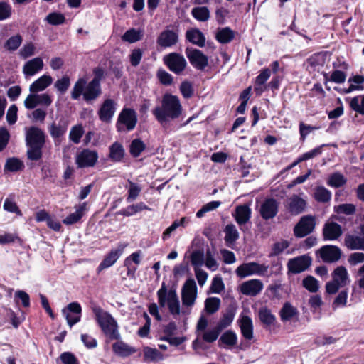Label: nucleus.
Wrapping results in <instances>:
<instances>
[{
	"mask_svg": "<svg viewBox=\"0 0 364 364\" xmlns=\"http://www.w3.org/2000/svg\"><path fill=\"white\" fill-rule=\"evenodd\" d=\"M181 112L179 97L170 93H165L162 96L161 104L152 110L153 116L164 128H166L171 121L178 119Z\"/></svg>",
	"mask_w": 364,
	"mask_h": 364,
	"instance_id": "obj_1",
	"label": "nucleus"
},
{
	"mask_svg": "<svg viewBox=\"0 0 364 364\" xmlns=\"http://www.w3.org/2000/svg\"><path fill=\"white\" fill-rule=\"evenodd\" d=\"M102 93L101 85L92 81L87 82L85 77H79L72 88L70 97L73 100H79L82 97L86 103L92 104Z\"/></svg>",
	"mask_w": 364,
	"mask_h": 364,
	"instance_id": "obj_2",
	"label": "nucleus"
},
{
	"mask_svg": "<svg viewBox=\"0 0 364 364\" xmlns=\"http://www.w3.org/2000/svg\"><path fill=\"white\" fill-rule=\"evenodd\" d=\"M26 143L28 147L26 155L31 161H38L42 158V149L46 143V135L43 131L32 126L26 129Z\"/></svg>",
	"mask_w": 364,
	"mask_h": 364,
	"instance_id": "obj_3",
	"label": "nucleus"
},
{
	"mask_svg": "<svg viewBox=\"0 0 364 364\" xmlns=\"http://www.w3.org/2000/svg\"><path fill=\"white\" fill-rule=\"evenodd\" d=\"M158 303L161 309H167L176 318L180 314V300L174 285L168 287L164 282L156 292Z\"/></svg>",
	"mask_w": 364,
	"mask_h": 364,
	"instance_id": "obj_4",
	"label": "nucleus"
},
{
	"mask_svg": "<svg viewBox=\"0 0 364 364\" xmlns=\"http://www.w3.org/2000/svg\"><path fill=\"white\" fill-rule=\"evenodd\" d=\"M93 313L102 333L110 340H119L121 336L115 318L100 307H95Z\"/></svg>",
	"mask_w": 364,
	"mask_h": 364,
	"instance_id": "obj_5",
	"label": "nucleus"
},
{
	"mask_svg": "<svg viewBox=\"0 0 364 364\" xmlns=\"http://www.w3.org/2000/svg\"><path fill=\"white\" fill-rule=\"evenodd\" d=\"M350 282L347 269L338 266L331 273V280L325 284L326 293L329 295L336 294L341 289H343Z\"/></svg>",
	"mask_w": 364,
	"mask_h": 364,
	"instance_id": "obj_6",
	"label": "nucleus"
},
{
	"mask_svg": "<svg viewBox=\"0 0 364 364\" xmlns=\"http://www.w3.org/2000/svg\"><path fill=\"white\" fill-rule=\"evenodd\" d=\"M237 276L241 279L251 275L269 277L273 273L269 272V265L259 264L255 262L243 263L237 267L235 270Z\"/></svg>",
	"mask_w": 364,
	"mask_h": 364,
	"instance_id": "obj_7",
	"label": "nucleus"
},
{
	"mask_svg": "<svg viewBox=\"0 0 364 364\" xmlns=\"http://www.w3.org/2000/svg\"><path fill=\"white\" fill-rule=\"evenodd\" d=\"M137 114L132 108L124 107L118 115L116 129L118 132H129L134 129L137 124Z\"/></svg>",
	"mask_w": 364,
	"mask_h": 364,
	"instance_id": "obj_8",
	"label": "nucleus"
},
{
	"mask_svg": "<svg viewBox=\"0 0 364 364\" xmlns=\"http://www.w3.org/2000/svg\"><path fill=\"white\" fill-rule=\"evenodd\" d=\"M315 226V218L311 215H304L294 226V235L298 238L304 237L314 231Z\"/></svg>",
	"mask_w": 364,
	"mask_h": 364,
	"instance_id": "obj_9",
	"label": "nucleus"
},
{
	"mask_svg": "<svg viewBox=\"0 0 364 364\" xmlns=\"http://www.w3.org/2000/svg\"><path fill=\"white\" fill-rule=\"evenodd\" d=\"M284 205L287 212L291 215L295 216L305 211L307 203L299 195L292 194L285 200Z\"/></svg>",
	"mask_w": 364,
	"mask_h": 364,
	"instance_id": "obj_10",
	"label": "nucleus"
},
{
	"mask_svg": "<svg viewBox=\"0 0 364 364\" xmlns=\"http://www.w3.org/2000/svg\"><path fill=\"white\" fill-rule=\"evenodd\" d=\"M186 54L191 65L196 70H204L208 65V58L201 50L193 48H187Z\"/></svg>",
	"mask_w": 364,
	"mask_h": 364,
	"instance_id": "obj_11",
	"label": "nucleus"
},
{
	"mask_svg": "<svg viewBox=\"0 0 364 364\" xmlns=\"http://www.w3.org/2000/svg\"><path fill=\"white\" fill-rule=\"evenodd\" d=\"M98 158V153L95 150L84 149L77 154L75 164L80 168L93 167Z\"/></svg>",
	"mask_w": 364,
	"mask_h": 364,
	"instance_id": "obj_12",
	"label": "nucleus"
},
{
	"mask_svg": "<svg viewBox=\"0 0 364 364\" xmlns=\"http://www.w3.org/2000/svg\"><path fill=\"white\" fill-rule=\"evenodd\" d=\"M312 259L308 255H304L289 259L287 262L288 272L292 274H299L306 270L311 264Z\"/></svg>",
	"mask_w": 364,
	"mask_h": 364,
	"instance_id": "obj_13",
	"label": "nucleus"
},
{
	"mask_svg": "<svg viewBox=\"0 0 364 364\" xmlns=\"http://www.w3.org/2000/svg\"><path fill=\"white\" fill-rule=\"evenodd\" d=\"M323 262L332 263L338 261L342 255L341 250L335 245H326L316 251Z\"/></svg>",
	"mask_w": 364,
	"mask_h": 364,
	"instance_id": "obj_14",
	"label": "nucleus"
},
{
	"mask_svg": "<svg viewBox=\"0 0 364 364\" xmlns=\"http://www.w3.org/2000/svg\"><path fill=\"white\" fill-rule=\"evenodd\" d=\"M62 314L67 320L68 324L72 327L80 321L81 305L77 301L71 302L62 309Z\"/></svg>",
	"mask_w": 364,
	"mask_h": 364,
	"instance_id": "obj_15",
	"label": "nucleus"
},
{
	"mask_svg": "<svg viewBox=\"0 0 364 364\" xmlns=\"http://www.w3.org/2000/svg\"><path fill=\"white\" fill-rule=\"evenodd\" d=\"M117 109V103L112 99H106L100 105L97 114L101 122L110 123Z\"/></svg>",
	"mask_w": 364,
	"mask_h": 364,
	"instance_id": "obj_16",
	"label": "nucleus"
},
{
	"mask_svg": "<svg viewBox=\"0 0 364 364\" xmlns=\"http://www.w3.org/2000/svg\"><path fill=\"white\" fill-rule=\"evenodd\" d=\"M197 297V287L193 279H188L183 284V306H193Z\"/></svg>",
	"mask_w": 364,
	"mask_h": 364,
	"instance_id": "obj_17",
	"label": "nucleus"
},
{
	"mask_svg": "<svg viewBox=\"0 0 364 364\" xmlns=\"http://www.w3.org/2000/svg\"><path fill=\"white\" fill-rule=\"evenodd\" d=\"M278 213V203L274 198L266 199L261 205L259 213L264 220L274 218Z\"/></svg>",
	"mask_w": 364,
	"mask_h": 364,
	"instance_id": "obj_18",
	"label": "nucleus"
},
{
	"mask_svg": "<svg viewBox=\"0 0 364 364\" xmlns=\"http://www.w3.org/2000/svg\"><path fill=\"white\" fill-rule=\"evenodd\" d=\"M263 287L259 279H252L241 284L240 291L244 295L255 296L262 291Z\"/></svg>",
	"mask_w": 364,
	"mask_h": 364,
	"instance_id": "obj_19",
	"label": "nucleus"
},
{
	"mask_svg": "<svg viewBox=\"0 0 364 364\" xmlns=\"http://www.w3.org/2000/svg\"><path fill=\"white\" fill-rule=\"evenodd\" d=\"M324 240H336L343 233L341 226L335 222H327L323 228Z\"/></svg>",
	"mask_w": 364,
	"mask_h": 364,
	"instance_id": "obj_20",
	"label": "nucleus"
},
{
	"mask_svg": "<svg viewBox=\"0 0 364 364\" xmlns=\"http://www.w3.org/2000/svg\"><path fill=\"white\" fill-rule=\"evenodd\" d=\"M164 63L169 70L176 74L182 71V55L172 53L164 58Z\"/></svg>",
	"mask_w": 364,
	"mask_h": 364,
	"instance_id": "obj_21",
	"label": "nucleus"
},
{
	"mask_svg": "<svg viewBox=\"0 0 364 364\" xmlns=\"http://www.w3.org/2000/svg\"><path fill=\"white\" fill-rule=\"evenodd\" d=\"M178 36L176 33L170 30L162 31L157 38V44L162 48H167L176 44Z\"/></svg>",
	"mask_w": 364,
	"mask_h": 364,
	"instance_id": "obj_22",
	"label": "nucleus"
},
{
	"mask_svg": "<svg viewBox=\"0 0 364 364\" xmlns=\"http://www.w3.org/2000/svg\"><path fill=\"white\" fill-rule=\"evenodd\" d=\"M241 333L246 340H251L253 338V323L252 318L247 315H240L238 320Z\"/></svg>",
	"mask_w": 364,
	"mask_h": 364,
	"instance_id": "obj_23",
	"label": "nucleus"
},
{
	"mask_svg": "<svg viewBox=\"0 0 364 364\" xmlns=\"http://www.w3.org/2000/svg\"><path fill=\"white\" fill-rule=\"evenodd\" d=\"M252 210L249 205H240L236 207L233 217L237 223L242 226L246 224L250 219Z\"/></svg>",
	"mask_w": 364,
	"mask_h": 364,
	"instance_id": "obj_24",
	"label": "nucleus"
},
{
	"mask_svg": "<svg viewBox=\"0 0 364 364\" xmlns=\"http://www.w3.org/2000/svg\"><path fill=\"white\" fill-rule=\"evenodd\" d=\"M43 68V61L40 57L34 58L25 63L23 72L26 76H33Z\"/></svg>",
	"mask_w": 364,
	"mask_h": 364,
	"instance_id": "obj_25",
	"label": "nucleus"
},
{
	"mask_svg": "<svg viewBox=\"0 0 364 364\" xmlns=\"http://www.w3.org/2000/svg\"><path fill=\"white\" fill-rule=\"evenodd\" d=\"M68 127V122L64 119H60L58 123L53 122L48 127V131L50 136L54 139H58L63 136L67 132Z\"/></svg>",
	"mask_w": 364,
	"mask_h": 364,
	"instance_id": "obj_26",
	"label": "nucleus"
},
{
	"mask_svg": "<svg viewBox=\"0 0 364 364\" xmlns=\"http://www.w3.org/2000/svg\"><path fill=\"white\" fill-rule=\"evenodd\" d=\"M186 38L190 43L203 48L205 44L204 34L198 28H190L186 32Z\"/></svg>",
	"mask_w": 364,
	"mask_h": 364,
	"instance_id": "obj_27",
	"label": "nucleus"
},
{
	"mask_svg": "<svg viewBox=\"0 0 364 364\" xmlns=\"http://www.w3.org/2000/svg\"><path fill=\"white\" fill-rule=\"evenodd\" d=\"M75 212L70 213L63 220V223L66 225H71L78 223L85 213L87 210V203L84 202L80 205L75 207Z\"/></svg>",
	"mask_w": 364,
	"mask_h": 364,
	"instance_id": "obj_28",
	"label": "nucleus"
},
{
	"mask_svg": "<svg viewBox=\"0 0 364 364\" xmlns=\"http://www.w3.org/2000/svg\"><path fill=\"white\" fill-rule=\"evenodd\" d=\"M344 244L348 249L351 250H364V237L346 235L344 238Z\"/></svg>",
	"mask_w": 364,
	"mask_h": 364,
	"instance_id": "obj_29",
	"label": "nucleus"
},
{
	"mask_svg": "<svg viewBox=\"0 0 364 364\" xmlns=\"http://www.w3.org/2000/svg\"><path fill=\"white\" fill-rule=\"evenodd\" d=\"M112 350L116 355L123 358L128 357L136 351L134 347L129 346L122 341L114 343Z\"/></svg>",
	"mask_w": 364,
	"mask_h": 364,
	"instance_id": "obj_30",
	"label": "nucleus"
},
{
	"mask_svg": "<svg viewBox=\"0 0 364 364\" xmlns=\"http://www.w3.org/2000/svg\"><path fill=\"white\" fill-rule=\"evenodd\" d=\"M53 82V78L51 76L48 75H43L38 79L35 80L29 87L31 92L37 93L38 92L44 90Z\"/></svg>",
	"mask_w": 364,
	"mask_h": 364,
	"instance_id": "obj_31",
	"label": "nucleus"
},
{
	"mask_svg": "<svg viewBox=\"0 0 364 364\" xmlns=\"http://www.w3.org/2000/svg\"><path fill=\"white\" fill-rule=\"evenodd\" d=\"M279 316L283 322L289 321L299 316V311L289 302H285L279 311Z\"/></svg>",
	"mask_w": 364,
	"mask_h": 364,
	"instance_id": "obj_32",
	"label": "nucleus"
},
{
	"mask_svg": "<svg viewBox=\"0 0 364 364\" xmlns=\"http://www.w3.org/2000/svg\"><path fill=\"white\" fill-rule=\"evenodd\" d=\"M121 254L122 252L119 250H112L100 262L97 267V271L101 272L102 270L112 266L119 259Z\"/></svg>",
	"mask_w": 364,
	"mask_h": 364,
	"instance_id": "obj_33",
	"label": "nucleus"
},
{
	"mask_svg": "<svg viewBox=\"0 0 364 364\" xmlns=\"http://www.w3.org/2000/svg\"><path fill=\"white\" fill-rule=\"evenodd\" d=\"M258 317L261 323L265 326L269 327L276 322V316L272 313V311L267 306L261 307L258 311Z\"/></svg>",
	"mask_w": 364,
	"mask_h": 364,
	"instance_id": "obj_34",
	"label": "nucleus"
},
{
	"mask_svg": "<svg viewBox=\"0 0 364 364\" xmlns=\"http://www.w3.org/2000/svg\"><path fill=\"white\" fill-rule=\"evenodd\" d=\"M150 210L144 203L140 202L136 204L128 205L125 208L121 209L117 213L118 215L125 217H129L143 210Z\"/></svg>",
	"mask_w": 364,
	"mask_h": 364,
	"instance_id": "obj_35",
	"label": "nucleus"
},
{
	"mask_svg": "<svg viewBox=\"0 0 364 364\" xmlns=\"http://www.w3.org/2000/svg\"><path fill=\"white\" fill-rule=\"evenodd\" d=\"M235 32L229 27L219 28L215 34V39L220 43L225 44L232 41Z\"/></svg>",
	"mask_w": 364,
	"mask_h": 364,
	"instance_id": "obj_36",
	"label": "nucleus"
},
{
	"mask_svg": "<svg viewBox=\"0 0 364 364\" xmlns=\"http://www.w3.org/2000/svg\"><path fill=\"white\" fill-rule=\"evenodd\" d=\"M124 156V149L123 146L117 142H114L109 146V158L113 162L121 161Z\"/></svg>",
	"mask_w": 364,
	"mask_h": 364,
	"instance_id": "obj_37",
	"label": "nucleus"
},
{
	"mask_svg": "<svg viewBox=\"0 0 364 364\" xmlns=\"http://www.w3.org/2000/svg\"><path fill=\"white\" fill-rule=\"evenodd\" d=\"M326 63V55L323 53H317L311 55L307 60L306 63L307 68L310 67L313 70H316L321 67H323Z\"/></svg>",
	"mask_w": 364,
	"mask_h": 364,
	"instance_id": "obj_38",
	"label": "nucleus"
},
{
	"mask_svg": "<svg viewBox=\"0 0 364 364\" xmlns=\"http://www.w3.org/2000/svg\"><path fill=\"white\" fill-rule=\"evenodd\" d=\"M224 232L225 234V243L229 247L235 244L236 240L239 238V232L234 224H228L224 229Z\"/></svg>",
	"mask_w": 364,
	"mask_h": 364,
	"instance_id": "obj_39",
	"label": "nucleus"
},
{
	"mask_svg": "<svg viewBox=\"0 0 364 364\" xmlns=\"http://www.w3.org/2000/svg\"><path fill=\"white\" fill-rule=\"evenodd\" d=\"M235 315V309L229 308L226 310L225 313L223 314L222 318L218 321L216 327L221 331L228 327L232 322Z\"/></svg>",
	"mask_w": 364,
	"mask_h": 364,
	"instance_id": "obj_40",
	"label": "nucleus"
},
{
	"mask_svg": "<svg viewBox=\"0 0 364 364\" xmlns=\"http://www.w3.org/2000/svg\"><path fill=\"white\" fill-rule=\"evenodd\" d=\"M237 336L236 333L231 331L228 330L223 333L218 341L219 346H222V345L227 346H234L237 344Z\"/></svg>",
	"mask_w": 364,
	"mask_h": 364,
	"instance_id": "obj_41",
	"label": "nucleus"
},
{
	"mask_svg": "<svg viewBox=\"0 0 364 364\" xmlns=\"http://www.w3.org/2000/svg\"><path fill=\"white\" fill-rule=\"evenodd\" d=\"M314 199L319 203H328L331 199V192L324 186H318L314 193Z\"/></svg>",
	"mask_w": 364,
	"mask_h": 364,
	"instance_id": "obj_42",
	"label": "nucleus"
},
{
	"mask_svg": "<svg viewBox=\"0 0 364 364\" xmlns=\"http://www.w3.org/2000/svg\"><path fill=\"white\" fill-rule=\"evenodd\" d=\"M143 37V32L137 31L135 28H130L127 30L122 36V40L124 42L134 43L140 41Z\"/></svg>",
	"mask_w": 364,
	"mask_h": 364,
	"instance_id": "obj_43",
	"label": "nucleus"
},
{
	"mask_svg": "<svg viewBox=\"0 0 364 364\" xmlns=\"http://www.w3.org/2000/svg\"><path fill=\"white\" fill-rule=\"evenodd\" d=\"M23 168V162L15 157L8 159L4 165V171L9 172H17Z\"/></svg>",
	"mask_w": 364,
	"mask_h": 364,
	"instance_id": "obj_44",
	"label": "nucleus"
},
{
	"mask_svg": "<svg viewBox=\"0 0 364 364\" xmlns=\"http://www.w3.org/2000/svg\"><path fill=\"white\" fill-rule=\"evenodd\" d=\"M346 178L339 172H335L330 175L327 180V185L333 188H340L346 183Z\"/></svg>",
	"mask_w": 364,
	"mask_h": 364,
	"instance_id": "obj_45",
	"label": "nucleus"
},
{
	"mask_svg": "<svg viewBox=\"0 0 364 364\" xmlns=\"http://www.w3.org/2000/svg\"><path fill=\"white\" fill-rule=\"evenodd\" d=\"M348 83H350V86L348 89H346L343 92L344 93H350L353 90H361L363 89V87L361 85L364 82V76L363 75H355L352 77H350L348 80Z\"/></svg>",
	"mask_w": 364,
	"mask_h": 364,
	"instance_id": "obj_46",
	"label": "nucleus"
},
{
	"mask_svg": "<svg viewBox=\"0 0 364 364\" xmlns=\"http://www.w3.org/2000/svg\"><path fill=\"white\" fill-rule=\"evenodd\" d=\"M191 14L199 21H207L210 18V11L206 6L194 7Z\"/></svg>",
	"mask_w": 364,
	"mask_h": 364,
	"instance_id": "obj_47",
	"label": "nucleus"
},
{
	"mask_svg": "<svg viewBox=\"0 0 364 364\" xmlns=\"http://www.w3.org/2000/svg\"><path fill=\"white\" fill-rule=\"evenodd\" d=\"M338 295L334 299L332 303V308L333 309H337L339 306H346L347 304V299L348 296V289H343L340 291H338Z\"/></svg>",
	"mask_w": 364,
	"mask_h": 364,
	"instance_id": "obj_48",
	"label": "nucleus"
},
{
	"mask_svg": "<svg viewBox=\"0 0 364 364\" xmlns=\"http://www.w3.org/2000/svg\"><path fill=\"white\" fill-rule=\"evenodd\" d=\"M271 75V71L269 68L263 69L255 79V90L257 92H262V89L260 87L263 85Z\"/></svg>",
	"mask_w": 364,
	"mask_h": 364,
	"instance_id": "obj_49",
	"label": "nucleus"
},
{
	"mask_svg": "<svg viewBox=\"0 0 364 364\" xmlns=\"http://www.w3.org/2000/svg\"><path fill=\"white\" fill-rule=\"evenodd\" d=\"M146 145L140 139H134L130 144V154L136 158L140 156L141 152L145 149Z\"/></svg>",
	"mask_w": 364,
	"mask_h": 364,
	"instance_id": "obj_50",
	"label": "nucleus"
},
{
	"mask_svg": "<svg viewBox=\"0 0 364 364\" xmlns=\"http://www.w3.org/2000/svg\"><path fill=\"white\" fill-rule=\"evenodd\" d=\"M220 300L219 298L210 297L205 301V309L209 314L215 313L220 308Z\"/></svg>",
	"mask_w": 364,
	"mask_h": 364,
	"instance_id": "obj_51",
	"label": "nucleus"
},
{
	"mask_svg": "<svg viewBox=\"0 0 364 364\" xmlns=\"http://www.w3.org/2000/svg\"><path fill=\"white\" fill-rule=\"evenodd\" d=\"M289 246V242L287 240H282L274 243L271 248L269 257H272L280 255L284 250Z\"/></svg>",
	"mask_w": 364,
	"mask_h": 364,
	"instance_id": "obj_52",
	"label": "nucleus"
},
{
	"mask_svg": "<svg viewBox=\"0 0 364 364\" xmlns=\"http://www.w3.org/2000/svg\"><path fill=\"white\" fill-rule=\"evenodd\" d=\"M161 358V353L156 348L145 347L144 348V359L146 361H156Z\"/></svg>",
	"mask_w": 364,
	"mask_h": 364,
	"instance_id": "obj_53",
	"label": "nucleus"
},
{
	"mask_svg": "<svg viewBox=\"0 0 364 364\" xmlns=\"http://www.w3.org/2000/svg\"><path fill=\"white\" fill-rule=\"evenodd\" d=\"M46 21L50 25L58 26L65 23V16L58 12L50 13L46 18Z\"/></svg>",
	"mask_w": 364,
	"mask_h": 364,
	"instance_id": "obj_54",
	"label": "nucleus"
},
{
	"mask_svg": "<svg viewBox=\"0 0 364 364\" xmlns=\"http://www.w3.org/2000/svg\"><path fill=\"white\" fill-rule=\"evenodd\" d=\"M220 333L221 331L215 326L210 330L203 331L202 339L206 343H213L218 339Z\"/></svg>",
	"mask_w": 364,
	"mask_h": 364,
	"instance_id": "obj_55",
	"label": "nucleus"
},
{
	"mask_svg": "<svg viewBox=\"0 0 364 364\" xmlns=\"http://www.w3.org/2000/svg\"><path fill=\"white\" fill-rule=\"evenodd\" d=\"M22 43V37L16 35L10 37L6 42L4 47L9 51H14L18 48Z\"/></svg>",
	"mask_w": 364,
	"mask_h": 364,
	"instance_id": "obj_56",
	"label": "nucleus"
},
{
	"mask_svg": "<svg viewBox=\"0 0 364 364\" xmlns=\"http://www.w3.org/2000/svg\"><path fill=\"white\" fill-rule=\"evenodd\" d=\"M191 261L195 268H199L204 263L203 250H196L191 255Z\"/></svg>",
	"mask_w": 364,
	"mask_h": 364,
	"instance_id": "obj_57",
	"label": "nucleus"
},
{
	"mask_svg": "<svg viewBox=\"0 0 364 364\" xmlns=\"http://www.w3.org/2000/svg\"><path fill=\"white\" fill-rule=\"evenodd\" d=\"M84 134L83 128L81 125H75L71 128L69 134V139L75 144H79Z\"/></svg>",
	"mask_w": 364,
	"mask_h": 364,
	"instance_id": "obj_58",
	"label": "nucleus"
},
{
	"mask_svg": "<svg viewBox=\"0 0 364 364\" xmlns=\"http://www.w3.org/2000/svg\"><path fill=\"white\" fill-rule=\"evenodd\" d=\"M303 286L310 292H316L318 289V282L312 276H308L303 279Z\"/></svg>",
	"mask_w": 364,
	"mask_h": 364,
	"instance_id": "obj_59",
	"label": "nucleus"
},
{
	"mask_svg": "<svg viewBox=\"0 0 364 364\" xmlns=\"http://www.w3.org/2000/svg\"><path fill=\"white\" fill-rule=\"evenodd\" d=\"M70 85V77L68 75H64L55 82L54 87L61 94H64L69 88Z\"/></svg>",
	"mask_w": 364,
	"mask_h": 364,
	"instance_id": "obj_60",
	"label": "nucleus"
},
{
	"mask_svg": "<svg viewBox=\"0 0 364 364\" xmlns=\"http://www.w3.org/2000/svg\"><path fill=\"white\" fill-rule=\"evenodd\" d=\"M129 187L128 188V196L127 198V201L128 203H130L138 197L141 191V188L139 185L132 182L131 181H129Z\"/></svg>",
	"mask_w": 364,
	"mask_h": 364,
	"instance_id": "obj_61",
	"label": "nucleus"
},
{
	"mask_svg": "<svg viewBox=\"0 0 364 364\" xmlns=\"http://www.w3.org/2000/svg\"><path fill=\"white\" fill-rule=\"evenodd\" d=\"M12 12V7L8 2L0 1V21L9 18Z\"/></svg>",
	"mask_w": 364,
	"mask_h": 364,
	"instance_id": "obj_62",
	"label": "nucleus"
},
{
	"mask_svg": "<svg viewBox=\"0 0 364 364\" xmlns=\"http://www.w3.org/2000/svg\"><path fill=\"white\" fill-rule=\"evenodd\" d=\"M14 301L17 304L21 301L23 307L27 308L30 306V296L23 290H17L15 292Z\"/></svg>",
	"mask_w": 364,
	"mask_h": 364,
	"instance_id": "obj_63",
	"label": "nucleus"
},
{
	"mask_svg": "<svg viewBox=\"0 0 364 364\" xmlns=\"http://www.w3.org/2000/svg\"><path fill=\"white\" fill-rule=\"evenodd\" d=\"M60 359L63 364H80L76 356L70 352H64L61 353Z\"/></svg>",
	"mask_w": 364,
	"mask_h": 364,
	"instance_id": "obj_64",
	"label": "nucleus"
}]
</instances>
